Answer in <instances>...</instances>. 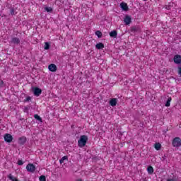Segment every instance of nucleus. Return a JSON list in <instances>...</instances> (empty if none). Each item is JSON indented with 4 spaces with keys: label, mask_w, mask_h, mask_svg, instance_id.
I'll use <instances>...</instances> for the list:
<instances>
[{
    "label": "nucleus",
    "mask_w": 181,
    "mask_h": 181,
    "mask_svg": "<svg viewBox=\"0 0 181 181\" xmlns=\"http://www.w3.org/2000/svg\"><path fill=\"white\" fill-rule=\"evenodd\" d=\"M10 13H11V15L12 16H13L16 15V13H18V12H16V11H15V8H10Z\"/></svg>",
    "instance_id": "25"
},
{
    "label": "nucleus",
    "mask_w": 181,
    "mask_h": 181,
    "mask_svg": "<svg viewBox=\"0 0 181 181\" xmlns=\"http://www.w3.org/2000/svg\"><path fill=\"white\" fill-rule=\"evenodd\" d=\"M166 158H168V156L166 155H164L162 158L161 160H166Z\"/></svg>",
    "instance_id": "33"
},
{
    "label": "nucleus",
    "mask_w": 181,
    "mask_h": 181,
    "mask_svg": "<svg viewBox=\"0 0 181 181\" xmlns=\"http://www.w3.org/2000/svg\"><path fill=\"white\" fill-rule=\"evenodd\" d=\"M120 8L122 11H124V12H127V11H129V8L128 7V4L125 2H122L120 4Z\"/></svg>",
    "instance_id": "8"
},
{
    "label": "nucleus",
    "mask_w": 181,
    "mask_h": 181,
    "mask_svg": "<svg viewBox=\"0 0 181 181\" xmlns=\"http://www.w3.org/2000/svg\"><path fill=\"white\" fill-rule=\"evenodd\" d=\"M154 148L156 151H160V149H162V144H160V143H156L154 144Z\"/></svg>",
    "instance_id": "17"
},
{
    "label": "nucleus",
    "mask_w": 181,
    "mask_h": 181,
    "mask_svg": "<svg viewBox=\"0 0 181 181\" xmlns=\"http://www.w3.org/2000/svg\"><path fill=\"white\" fill-rule=\"evenodd\" d=\"M26 170L30 173H35V170H36V167L32 163H28L26 166Z\"/></svg>",
    "instance_id": "5"
},
{
    "label": "nucleus",
    "mask_w": 181,
    "mask_h": 181,
    "mask_svg": "<svg viewBox=\"0 0 181 181\" xmlns=\"http://www.w3.org/2000/svg\"><path fill=\"white\" fill-rule=\"evenodd\" d=\"M117 103H118V99H117V98H112L109 101V104H110V105H111V107H115L117 105Z\"/></svg>",
    "instance_id": "11"
},
{
    "label": "nucleus",
    "mask_w": 181,
    "mask_h": 181,
    "mask_svg": "<svg viewBox=\"0 0 181 181\" xmlns=\"http://www.w3.org/2000/svg\"><path fill=\"white\" fill-rule=\"evenodd\" d=\"M147 172L148 173V175H153V167H152V165H148L147 168Z\"/></svg>",
    "instance_id": "15"
},
{
    "label": "nucleus",
    "mask_w": 181,
    "mask_h": 181,
    "mask_svg": "<svg viewBox=\"0 0 181 181\" xmlns=\"http://www.w3.org/2000/svg\"><path fill=\"white\" fill-rule=\"evenodd\" d=\"M95 35L98 36V39H101L103 37V33L100 30L95 32Z\"/></svg>",
    "instance_id": "19"
},
{
    "label": "nucleus",
    "mask_w": 181,
    "mask_h": 181,
    "mask_svg": "<svg viewBox=\"0 0 181 181\" xmlns=\"http://www.w3.org/2000/svg\"><path fill=\"white\" fill-rule=\"evenodd\" d=\"M31 91L35 97H40V94H42V89L39 87L32 86Z\"/></svg>",
    "instance_id": "3"
},
{
    "label": "nucleus",
    "mask_w": 181,
    "mask_h": 181,
    "mask_svg": "<svg viewBox=\"0 0 181 181\" xmlns=\"http://www.w3.org/2000/svg\"><path fill=\"white\" fill-rule=\"evenodd\" d=\"M27 141H28V139L26 138V136H21L18 138V145H20V146H22L26 144Z\"/></svg>",
    "instance_id": "7"
},
{
    "label": "nucleus",
    "mask_w": 181,
    "mask_h": 181,
    "mask_svg": "<svg viewBox=\"0 0 181 181\" xmlns=\"http://www.w3.org/2000/svg\"><path fill=\"white\" fill-rule=\"evenodd\" d=\"M45 11H46V12L50 13H52V12H53V8L52 7H49V6H45L44 8Z\"/></svg>",
    "instance_id": "22"
},
{
    "label": "nucleus",
    "mask_w": 181,
    "mask_h": 181,
    "mask_svg": "<svg viewBox=\"0 0 181 181\" xmlns=\"http://www.w3.org/2000/svg\"><path fill=\"white\" fill-rule=\"evenodd\" d=\"M64 160H69V156H64L59 160V163L62 165L64 163Z\"/></svg>",
    "instance_id": "18"
},
{
    "label": "nucleus",
    "mask_w": 181,
    "mask_h": 181,
    "mask_svg": "<svg viewBox=\"0 0 181 181\" xmlns=\"http://www.w3.org/2000/svg\"><path fill=\"white\" fill-rule=\"evenodd\" d=\"M40 181H46V176L45 175H40L39 177Z\"/></svg>",
    "instance_id": "30"
},
{
    "label": "nucleus",
    "mask_w": 181,
    "mask_h": 181,
    "mask_svg": "<svg viewBox=\"0 0 181 181\" xmlns=\"http://www.w3.org/2000/svg\"><path fill=\"white\" fill-rule=\"evenodd\" d=\"M124 22L125 25H130L131 22H132L131 16L129 15H126L124 16Z\"/></svg>",
    "instance_id": "10"
},
{
    "label": "nucleus",
    "mask_w": 181,
    "mask_h": 181,
    "mask_svg": "<svg viewBox=\"0 0 181 181\" xmlns=\"http://www.w3.org/2000/svg\"><path fill=\"white\" fill-rule=\"evenodd\" d=\"M45 50H49L50 49V43L45 42L44 45Z\"/></svg>",
    "instance_id": "23"
},
{
    "label": "nucleus",
    "mask_w": 181,
    "mask_h": 181,
    "mask_svg": "<svg viewBox=\"0 0 181 181\" xmlns=\"http://www.w3.org/2000/svg\"><path fill=\"white\" fill-rule=\"evenodd\" d=\"M105 45L103 42H99L95 45V48L98 49V50H101V49H104Z\"/></svg>",
    "instance_id": "14"
},
{
    "label": "nucleus",
    "mask_w": 181,
    "mask_h": 181,
    "mask_svg": "<svg viewBox=\"0 0 181 181\" xmlns=\"http://www.w3.org/2000/svg\"><path fill=\"white\" fill-rule=\"evenodd\" d=\"M13 45H19L21 43V40L18 37H14L11 39V42Z\"/></svg>",
    "instance_id": "13"
},
{
    "label": "nucleus",
    "mask_w": 181,
    "mask_h": 181,
    "mask_svg": "<svg viewBox=\"0 0 181 181\" xmlns=\"http://www.w3.org/2000/svg\"><path fill=\"white\" fill-rule=\"evenodd\" d=\"M88 141V136L87 135H82L80 136L79 140L78 141V146L79 148H84L87 145Z\"/></svg>",
    "instance_id": "1"
},
{
    "label": "nucleus",
    "mask_w": 181,
    "mask_h": 181,
    "mask_svg": "<svg viewBox=\"0 0 181 181\" xmlns=\"http://www.w3.org/2000/svg\"><path fill=\"white\" fill-rule=\"evenodd\" d=\"M170 101H172L171 97H170L167 99V101L165 103V107H170Z\"/></svg>",
    "instance_id": "24"
},
{
    "label": "nucleus",
    "mask_w": 181,
    "mask_h": 181,
    "mask_svg": "<svg viewBox=\"0 0 181 181\" xmlns=\"http://www.w3.org/2000/svg\"><path fill=\"white\" fill-rule=\"evenodd\" d=\"M131 31L133 32V33H135V32H138V27L137 26H132Z\"/></svg>",
    "instance_id": "26"
},
{
    "label": "nucleus",
    "mask_w": 181,
    "mask_h": 181,
    "mask_svg": "<svg viewBox=\"0 0 181 181\" xmlns=\"http://www.w3.org/2000/svg\"><path fill=\"white\" fill-rule=\"evenodd\" d=\"M177 74H179V76H181V64L177 65Z\"/></svg>",
    "instance_id": "28"
},
{
    "label": "nucleus",
    "mask_w": 181,
    "mask_h": 181,
    "mask_svg": "<svg viewBox=\"0 0 181 181\" xmlns=\"http://www.w3.org/2000/svg\"><path fill=\"white\" fill-rule=\"evenodd\" d=\"M8 178L9 179V180H11V181H19V180H18V179H16L15 177H13V175H12V174H9L8 175Z\"/></svg>",
    "instance_id": "21"
},
{
    "label": "nucleus",
    "mask_w": 181,
    "mask_h": 181,
    "mask_svg": "<svg viewBox=\"0 0 181 181\" xmlns=\"http://www.w3.org/2000/svg\"><path fill=\"white\" fill-rule=\"evenodd\" d=\"M30 108V106H25L23 108V112H26V114H29V110Z\"/></svg>",
    "instance_id": "27"
},
{
    "label": "nucleus",
    "mask_w": 181,
    "mask_h": 181,
    "mask_svg": "<svg viewBox=\"0 0 181 181\" xmlns=\"http://www.w3.org/2000/svg\"><path fill=\"white\" fill-rule=\"evenodd\" d=\"M48 69L49 71L54 73L55 71H57V66L54 64H51L48 66Z\"/></svg>",
    "instance_id": "9"
},
{
    "label": "nucleus",
    "mask_w": 181,
    "mask_h": 181,
    "mask_svg": "<svg viewBox=\"0 0 181 181\" xmlns=\"http://www.w3.org/2000/svg\"><path fill=\"white\" fill-rule=\"evenodd\" d=\"M21 121H25L24 118L21 119Z\"/></svg>",
    "instance_id": "34"
},
{
    "label": "nucleus",
    "mask_w": 181,
    "mask_h": 181,
    "mask_svg": "<svg viewBox=\"0 0 181 181\" xmlns=\"http://www.w3.org/2000/svg\"><path fill=\"white\" fill-rule=\"evenodd\" d=\"M175 6V3L173 2H170L168 3V4H165L164 6L165 9H167L168 11H170V9H172V8H173Z\"/></svg>",
    "instance_id": "12"
},
{
    "label": "nucleus",
    "mask_w": 181,
    "mask_h": 181,
    "mask_svg": "<svg viewBox=\"0 0 181 181\" xmlns=\"http://www.w3.org/2000/svg\"><path fill=\"white\" fill-rule=\"evenodd\" d=\"M143 1H148V0H143Z\"/></svg>",
    "instance_id": "35"
},
{
    "label": "nucleus",
    "mask_w": 181,
    "mask_h": 181,
    "mask_svg": "<svg viewBox=\"0 0 181 181\" xmlns=\"http://www.w3.org/2000/svg\"><path fill=\"white\" fill-rule=\"evenodd\" d=\"M17 163L19 166H22V165H23V161L22 160H18Z\"/></svg>",
    "instance_id": "31"
},
{
    "label": "nucleus",
    "mask_w": 181,
    "mask_h": 181,
    "mask_svg": "<svg viewBox=\"0 0 181 181\" xmlns=\"http://www.w3.org/2000/svg\"><path fill=\"white\" fill-rule=\"evenodd\" d=\"M4 139L6 144H11L13 141V136L9 133H6L4 136Z\"/></svg>",
    "instance_id": "4"
},
{
    "label": "nucleus",
    "mask_w": 181,
    "mask_h": 181,
    "mask_svg": "<svg viewBox=\"0 0 181 181\" xmlns=\"http://www.w3.org/2000/svg\"><path fill=\"white\" fill-rule=\"evenodd\" d=\"M110 37H117V36L118 35V33L117 32V30H112L110 33Z\"/></svg>",
    "instance_id": "16"
},
{
    "label": "nucleus",
    "mask_w": 181,
    "mask_h": 181,
    "mask_svg": "<svg viewBox=\"0 0 181 181\" xmlns=\"http://www.w3.org/2000/svg\"><path fill=\"white\" fill-rule=\"evenodd\" d=\"M172 145L174 148H180L181 146L180 137H175L172 141Z\"/></svg>",
    "instance_id": "2"
},
{
    "label": "nucleus",
    "mask_w": 181,
    "mask_h": 181,
    "mask_svg": "<svg viewBox=\"0 0 181 181\" xmlns=\"http://www.w3.org/2000/svg\"><path fill=\"white\" fill-rule=\"evenodd\" d=\"M34 118L37 119V121H39V122H43V119H42V117H40L39 115H34Z\"/></svg>",
    "instance_id": "20"
},
{
    "label": "nucleus",
    "mask_w": 181,
    "mask_h": 181,
    "mask_svg": "<svg viewBox=\"0 0 181 181\" xmlns=\"http://www.w3.org/2000/svg\"><path fill=\"white\" fill-rule=\"evenodd\" d=\"M29 101H32V97L28 96L25 100L24 103H29Z\"/></svg>",
    "instance_id": "29"
},
{
    "label": "nucleus",
    "mask_w": 181,
    "mask_h": 181,
    "mask_svg": "<svg viewBox=\"0 0 181 181\" xmlns=\"http://www.w3.org/2000/svg\"><path fill=\"white\" fill-rule=\"evenodd\" d=\"M173 62L175 64H177V66H180L181 64V55L180 54H176L173 57Z\"/></svg>",
    "instance_id": "6"
},
{
    "label": "nucleus",
    "mask_w": 181,
    "mask_h": 181,
    "mask_svg": "<svg viewBox=\"0 0 181 181\" xmlns=\"http://www.w3.org/2000/svg\"><path fill=\"white\" fill-rule=\"evenodd\" d=\"M4 87V81L0 79V88H2Z\"/></svg>",
    "instance_id": "32"
}]
</instances>
